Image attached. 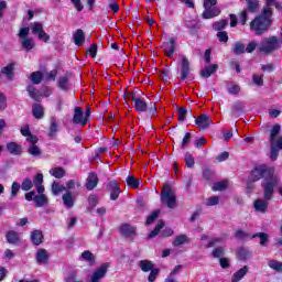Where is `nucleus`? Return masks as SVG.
Here are the masks:
<instances>
[{"mask_svg": "<svg viewBox=\"0 0 282 282\" xmlns=\"http://www.w3.org/2000/svg\"><path fill=\"white\" fill-rule=\"evenodd\" d=\"M162 228H164V223L163 220H160L154 229L148 235V239H153L154 237H158V235H160V232L162 231Z\"/></svg>", "mask_w": 282, "mask_h": 282, "instance_id": "38", "label": "nucleus"}, {"mask_svg": "<svg viewBox=\"0 0 282 282\" xmlns=\"http://www.w3.org/2000/svg\"><path fill=\"white\" fill-rule=\"evenodd\" d=\"M74 43L77 47H83L85 45V31L77 29L73 34Z\"/></svg>", "mask_w": 282, "mask_h": 282, "instance_id": "19", "label": "nucleus"}, {"mask_svg": "<svg viewBox=\"0 0 282 282\" xmlns=\"http://www.w3.org/2000/svg\"><path fill=\"white\" fill-rule=\"evenodd\" d=\"M64 206H66V208H74V195H72V192H67L62 196Z\"/></svg>", "mask_w": 282, "mask_h": 282, "instance_id": "28", "label": "nucleus"}, {"mask_svg": "<svg viewBox=\"0 0 282 282\" xmlns=\"http://www.w3.org/2000/svg\"><path fill=\"white\" fill-rule=\"evenodd\" d=\"M162 228H164V223L163 220H160L154 229L148 235V239H153L154 237H158V235H160V232L162 231Z\"/></svg>", "mask_w": 282, "mask_h": 282, "instance_id": "39", "label": "nucleus"}, {"mask_svg": "<svg viewBox=\"0 0 282 282\" xmlns=\"http://www.w3.org/2000/svg\"><path fill=\"white\" fill-rule=\"evenodd\" d=\"M35 261L40 265H46L50 261V253H47V250L43 248L39 249L35 254Z\"/></svg>", "mask_w": 282, "mask_h": 282, "instance_id": "14", "label": "nucleus"}, {"mask_svg": "<svg viewBox=\"0 0 282 282\" xmlns=\"http://www.w3.org/2000/svg\"><path fill=\"white\" fill-rule=\"evenodd\" d=\"M21 45L23 50H26V52H30L34 50V40H32V37H26L21 41Z\"/></svg>", "mask_w": 282, "mask_h": 282, "instance_id": "44", "label": "nucleus"}, {"mask_svg": "<svg viewBox=\"0 0 282 282\" xmlns=\"http://www.w3.org/2000/svg\"><path fill=\"white\" fill-rule=\"evenodd\" d=\"M268 265L269 268H271V270H274L275 272L282 271V262L279 260H270Z\"/></svg>", "mask_w": 282, "mask_h": 282, "instance_id": "49", "label": "nucleus"}, {"mask_svg": "<svg viewBox=\"0 0 282 282\" xmlns=\"http://www.w3.org/2000/svg\"><path fill=\"white\" fill-rule=\"evenodd\" d=\"M120 232L123 237H133L135 235V227L131 226L130 224H122L120 226Z\"/></svg>", "mask_w": 282, "mask_h": 282, "instance_id": "22", "label": "nucleus"}, {"mask_svg": "<svg viewBox=\"0 0 282 282\" xmlns=\"http://www.w3.org/2000/svg\"><path fill=\"white\" fill-rule=\"evenodd\" d=\"M26 91H28L30 98L35 100V102H41V98H43V95L34 86L29 85L26 87Z\"/></svg>", "mask_w": 282, "mask_h": 282, "instance_id": "24", "label": "nucleus"}, {"mask_svg": "<svg viewBox=\"0 0 282 282\" xmlns=\"http://www.w3.org/2000/svg\"><path fill=\"white\" fill-rule=\"evenodd\" d=\"M134 111H137V113H144L148 111L149 116H154V113L158 112V107H155V104H151L149 108L147 101L139 97L134 99Z\"/></svg>", "mask_w": 282, "mask_h": 282, "instance_id": "5", "label": "nucleus"}, {"mask_svg": "<svg viewBox=\"0 0 282 282\" xmlns=\"http://www.w3.org/2000/svg\"><path fill=\"white\" fill-rule=\"evenodd\" d=\"M106 191L110 193L111 202H117L118 197H120V194L122 193L120 189V183H118L116 180L108 182Z\"/></svg>", "mask_w": 282, "mask_h": 282, "instance_id": "7", "label": "nucleus"}, {"mask_svg": "<svg viewBox=\"0 0 282 282\" xmlns=\"http://www.w3.org/2000/svg\"><path fill=\"white\" fill-rule=\"evenodd\" d=\"M42 31H43V24L39 22H34L32 26V34H37L39 36Z\"/></svg>", "mask_w": 282, "mask_h": 282, "instance_id": "63", "label": "nucleus"}, {"mask_svg": "<svg viewBox=\"0 0 282 282\" xmlns=\"http://www.w3.org/2000/svg\"><path fill=\"white\" fill-rule=\"evenodd\" d=\"M109 262L102 263L91 275L90 282H100V279H105L107 270H109Z\"/></svg>", "mask_w": 282, "mask_h": 282, "instance_id": "9", "label": "nucleus"}, {"mask_svg": "<svg viewBox=\"0 0 282 282\" xmlns=\"http://www.w3.org/2000/svg\"><path fill=\"white\" fill-rule=\"evenodd\" d=\"M184 243H188V236H186V235L176 236L175 239L172 242L174 248H177L180 246H184Z\"/></svg>", "mask_w": 282, "mask_h": 282, "instance_id": "35", "label": "nucleus"}, {"mask_svg": "<svg viewBox=\"0 0 282 282\" xmlns=\"http://www.w3.org/2000/svg\"><path fill=\"white\" fill-rule=\"evenodd\" d=\"M235 239H247L250 237L249 232L243 231L242 229H237L234 234Z\"/></svg>", "mask_w": 282, "mask_h": 282, "instance_id": "60", "label": "nucleus"}, {"mask_svg": "<svg viewBox=\"0 0 282 282\" xmlns=\"http://www.w3.org/2000/svg\"><path fill=\"white\" fill-rule=\"evenodd\" d=\"M22 149L23 148L21 147V144L17 143L14 141L7 143V151H9V153L11 155H21Z\"/></svg>", "mask_w": 282, "mask_h": 282, "instance_id": "21", "label": "nucleus"}, {"mask_svg": "<svg viewBox=\"0 0 282 282\" xmlns=\"http://www.w3.org/2000/svg\"><path fill=\"white\" fill-rule=\"evenodd\" d=\"M219 204V196H212L206 199V206H217Z\"/></svg>", "mask_w": 282, "mask_h": 282, "instance_id": "64", "label": "nucleus"}, {"mask_svg": "<svg viewBox=\"0 0 282 282\" xmlns=\"http://www.w3.org/2000/svg\"><path fill=\"white\" fill-rule=\"evenodd\" d=\"M161 203L167 206V208H175L177 206V197H175L171 185L166 183L161 191Z\"/></svg>", "mask_w": 282, "mask_h": 282, "instance_id": "4", "label": "nucleus"}, {"mask_svg": "<svg viewBox=\"0 0 282 282\" xmlns=\"http://www.w3.org/2000/svg\"><path fill=\"white\" fill-rule=\"evenodd\" d=\"M256 237H259L260 246H268V242L270 241V236L267 232H256L252 235L251 239H256Z\"/></svg>", "mask_w": 282, "mask_h": 282, "instance_id": "32", "label": "nucleus"}, {"mask_svg": "<svg viewBox=\"0 0 282 282\" xmlns=\"http://www.w3.org/2000/svg\"><path fill=\"white\" fill-rule=\"evenodd\" d=\"M20 186L25 193H28V191H32V188H34V183L31 178H24Z\"/></svg>", "mask_w": 282, "mask_h": 282, "instance_id": "47", "label": "nucleus"}, {"mask_svg": "<svg viewBox=\"0 0 282 282\" xmlns=\"http://www.w3.org/2000/svg\"><path fill=\"white\" fill-rule=\"evenodd\" d=\"M82 259H84V261H87L90 265H94V263H96V256H94L93 252L89 250H85L82 253Z\"/></svg>", "mask_w": 282, "mask_h": 282, "instance_id": "40", "label": "nucleus"}, {"mask_svg": "<svg viewBox=\"0 0 282 282\" xmlns=\"http://www.w3.org/2000/svg\"><path fill=\"white\" fill-rule=\"evenodd\" d=\"M180 67V80L182 83H186V80H191V61H188V57L183 56L181 61L178 62Z\"/></svg>", "mask_w": 282, "mask_h": 282, "instance_id": "6", "label": "nucleus"}, {"mask_svg": "<svg viewBox=\"0 0 282 282\" xmlns=\"http://www.w3.org/2000/svg\"><path fill=\"white\" fill-rule=\"evenodd\" d=\"M272 6L279 8V2L268 1L261 11V14L250 22V31L253 32L256 36L265 34V32H269L270 28H272V14H274L272 12Z\"/></svg>", "mask_w": 282, "mask_h": 282, "instance_id": "2", "label": "nucleus"}, {"mask_svg": "<svg viewBox=\"0 0 282 282\" xmlns=\"http://www.w3.org/2000/svg\"><path fill=\"white\" fill-rule=\"evenodd\" d=\"M246 106L240 101H235L231 108L232 116H239V113H243Z\"/></svg>", "mask_w": 282, "mask_h": 282, "instance_id": "33", "label": "nucleus"}, {"mask_svg": "<svg viewBox=\"0 0 282 282\" xmlns=\"http://www.w3.org/2000/svg\"><path fill=\"white\" fill-rule=\"evenodd\" d=\"M58 129H61V126L56 121H51V126L47 130L48 138H56L58 133Z\"/></svg>", "mask_w": 282, "mask_h": 282, "instance_id": "31", "label": "nucleus"}, {"mask_svg": "<svg viewBox=\"0 0 282 282\" xmlns=\"http://www.w3.org/2000/svg\"><path fill=\"white\" fill-rule=\"evenodd\" d=\"M29 155H32L33 158H39V155H42L41 148L39 145H30L28 149Z\"/></svg>", "mask_w": 282, "mask_h": 282, "instance_id": "48", "label": "nucleus"}, {"mask_svg": "<svg viewBox=\"0 0 282 282\" xmlns=\"http://www.w3.org/2000/svg\"><path fill=\"white\" fill-rule=\"evenodd\" d=\"M160 217V209L154 210L152 214H150L145 220V226H151Z\"/></svg>", "mask_w": 282, "mask_h": 282, "instance_id": "52", "label": "nucleus"}, {"mask_svg": "<svg viewBox=\"0 0 282 282\" xmlns=\"http://www.w3.org/2000/svg\"><path fill=\"white\" fill-rule=\"evenodd\" d=\"M17 65V62H11L7 66L1 68V74H3L8 80H14V76H17V73H14V66Z\"/></svg>", "mask_w": 282, "mask_h": 282, "instance_id": "16", "label": "nucleus"}, {"mask_svg": "<svg viewBox=\"0 0 282 282\" xmlns=\"http://www.w3.org/2000/svg\"><path fill=\"white\" fill-rule=\"evenodd\" d=\"M65 173H66L65 169H63V167H55L52 170V175L56 180H63V176L65 175Z\"/></svg>", "mask_w": 282, "mask_h": 282, "instance_id": "53", "label": "nucleus"}, {"mask_svg": "<svg viewBox=\"0 0 282 282\" xmlns=\"http://www.w3.org/2000/svg\"><path fill=\"white\" fill-rule=\"evenodd\" d=\"M31 78V83H33V85H41V83H43V74L37 70V72H33L30 75Z\"/></svg>", "mask_w": 282, "mask_h": 282, "instance_id": "42", "label": "nucleus"}, {"mask_svg": "<svg viewBox=\"0 0 282 282\" xmlns=\"http://www.w3.org/2000/svg\"><path fill=\"white\" fill-rule=\"evenodd\" d=\"M45 241V236L41 229L31 231V242L33 246H41Z\"/></svg>", "mask_w": 282, "mask_h": 282, "instance_id": "15", "label": "nucleus"}, {"mask_svg": "<svg viewBox=\"0 0 282 282\" xmlns=\"http://www.w3.org/2000/svg\"><path fill=\"white\" fill-rule=\"evenodd\" d=\"M98 182H100V178H98V174L90 172L86 180L85 188L88 191H94V188L98 186Z\"/></svg>", "mask_w": 282, "mask_h": 282, "instance_id": "13", "label": "nucleus"}, {"mask_svg": "<svg viewBox=\"0 0 282 282\" xmlns=\"http://www.w3.org/2000/svg\"><path fill=\"white\" fill-rule=\"evenodd\" d=\"M239 261H246V259L250 258V250L246 248H239L237 251Z\"/></svg>", "mask_w": 282, "mask_h": 282, "instance_id": "45", "label": "nucleus"}, {"mask_svg": "<svg viewBox=\"0 0 282 282\" xmlns=\"http://www.w3.org/2000/svg\"><path fill=\"white\" fill-rule=\"evenodd\" d=\"M88 119L85 117V111L80 107L74 108L73 123L80 124V127L87 126Z\"/></svg>", "mask_w": 282, "mask_h": 282, "instance_id": "8", "label": "nucleus"}, {"mask_svg": "<svg viewBox=\"0 0 282 282\" xmlns=\"http://www.w3.org/2000/svg\"><path fill=\"white\" fill-rule=\"evenodd\" d=\"M219 69V65L217 64H210L209 66H205L200 70V78H210L214 74H217V70Z\"/></svg>", "mask_w": 282, "mask_h": 282, "instance_id": "17", "label": "nucleus"}, {"mask_svg": "<svg viewBox=\"0 0 282 282\" xmlns=\"http://www.w3.org/2000/svg\"><path fill=\"white\" fill-rule=\"evenodd\" d=\"M32 113L36 120H41L45 117V109L41 104H33L32 106Z\"/></svg>", "mask_w": 282, "mask_h": 282, "instance_id": "23", "label": "nucleus"}, {"mask_svg": "<svg viewBox=\"0 0 282 282\" xmlns=\"http://www.w3.org/2000/svg\"><path fill=\"white\" fill-rule=\"evenodd\" d=\"M19 191H21V184L13 182L11 185V197H17V195H19Z\"/></svg>", "mask_w": 282, "mask_h": 282, "instance_id": "62", "label": "nucleus"}, {"mask_svg": "<svg viewBox=\"0 0 282 282\" xmlns=\"http://www.w3.org/2000/svg\"><path fill=\"white\" fill-rule=\"evenodd\" d=\"M212 123L210 117L206 113L199 115L195 119V124L198 127L199 131L208 129Z\"/></svg>", "mask_w": 282, "mask_h": 282, "instance_id": "10", "label": "nucleus"}, {"mask_svg": "<svg viewBox=\"0 0 282 282\" xmlns=\"http://www.w3.org/2000/svg\"><path fill=\"white\" fill-rule=\"evenodd\" d=\"M249 270H250V268H248V265H245L241 269H239L238 271H236L231 276V282L241 281V279H243V276H246V274H248Z\"/></svg>", "mask_w": 282, "mask_h": 282, "instance_id": "25", "label": "nucleus"}, {"mask_svg": "<svg viewBox=\"0 0 282 282\" xmlns=\"http://www.w3.org/2000/svg\"><path fill=\"white\" fill-rule=\"evenodd\" d=\"M213 30H215V32H224V30H226V28H228V20H219V21H215L212 25Z\"/></svg>", "mask_w": 282, "mask_h": 282, "instance_id": "30", "label": "nucleus"}, {"mask_svg": "<svg viewBox=\"0 0 282 282\" xmlns=\"http://www.w3.org/2000/svg\"><path fill=\"white\" fill-rule=\"evenodd\" d=\"M217 6V1H205L203 19H212L210 13L214 12V8Z\"/></svg>", "mask_w": 282, "mask_h": 282, "instance_id": "20", "label": "nucleus"}, {"mask_svg": "<svg viewBox=\"0 0 282 282\" xmlns=\"http://www.w3.org/2000/svg\"><path fill=\"white\" fill-rule=\"evenodd\" d=\"M218 41L220 43H228V32L226 31H218L217 34H216Z\"/></svg>", "mask_w": 282, "mask_h": 282, "instance_id": "57", "label": "nucleus"}, {"mask_svg": "<svg viewBox=\"0 0 282 282\" xmlns=\"http://www.w3.org/2000/svg\"><path fill=\"white\" fill-rule=\"evenodd\" d=\"M57 87L62 89V91H69V76L63 75L57 79Z\"/></svg>", "mask_w": 282, "mask_h": 282, "instance_id": "26", "label": "nucleus"}, {"mask_svg": "<svg viewBox=\"0 0 282 282\" xmlns=\"http://www.w3.org/2000/svg\"><path fill=\"white\" fill-rule=\"evenodd\" d=\"M271 199H267L265 196H263V199L258 198L253 203V207L258 213H267L268 212V206Z\"/></svg>", "mask_w": 282, "mask_h": 282, "instance_id": "18", "label": "nucleus"}, {"mask_svg": "<svg viewBox=\"0 0 282 282\" xmlns=\"http://www.w3.org/2000/svg\"><path fill=\"white\" fill-rule=\"evenodd\" d=\"M6 240L10 246H21V234H19V231L9 230L6 232Z\"/></svg>", "mask_w": 282, "mask_h": 282, "instance_id": "12", "label": "nucleus"}, {"mask_svg": "<svg viewBox=\"0 0 282 282\" xmlns=\"http://www.w3.org/2000/svg\"><path fill=\"white\" fill-rule=\"evenodd\" d=\"M281 47V40L276 36H270L262 40L259 52L261 54H272V52H276Z\"/></svg>", "mask_w": 282, "mask_h": 282, "instance_id": "3", "label": "nucleus"}, {"mask_svg": "<svg viewBox=\"0 0 282 282\" xmlns=\"http://www.w3.org/2000/svg\"><path fill=\"white\" fill-rule=\"evenodd\" d=\"M99 202H100V199L98 198V196L96 194H90L87 198V204H88L89 208H96V206H98Z\"/></svg>", "mask_w": 282, "mask_h": 282, "instance_id": "46", "label": "nucleus"}, {"mask_svg": "<svg viewBox=\"0 0 282 282\" xmlns=\"http://www.w3.org/2000/svg\"><path fill=\"white\" fill-rule=\"evenodd\" d=\"M247 12H259V1H248Z\"/></svg>", "mask_w": 282, "mask_h": 282, "instance_id": "54", "label": "nucleus"}, {"mask_svg": "<svg viewBox=\"0 0 282 282\" xmlns=\"http://www.w3.org/2000/svg\"><path fill=\"white\" fill-rule=\"evenodd\" d=\"M87 54H89L90 58H96L98 55V44L93 43L89 48H87Z\"/></svg>", "mask_w": 282, "mask_h": 282, "instance_id": "56", "label": "nucleus"}, {"mask_svg": "<svg viewBox=\"0 0 282 282\" xmlns=\"http://www.w3.org/2000/svg\"><path fill=\"white\" fill-rule=\"evenodd\" d=\"M253 182L261 181V188L265 199H273L274 187L279 186L281 178L276 175L274 167L268 166L265 164L256 165L251 172L250 176Z\"/></svg>", "mask_w": 282, "mask_h": 282, "instance_id": "1", "label": "nucleus"}, {"mask_svg": "<svg viewBox=\"0 0 282 282\" xmlns=\"http://www.w3.org/2000/svg\"><path fill=\"white\" fill-rule=\"evenodd\" d=\"M185 165L187 169H193L195 166V158L189 152L185 153Z\"/></svg>", "mask_w": 282, "mask_h": 282, "instance_id": "51", "label": "nucleus"}, {"mask_svg": "<svg viewBox=\"0 0 282 282\" xmlns=\"http://www.w3.org/2000/svg\"><path fill=\"white\" fill-rule=\"evenodd\" d=\"M139 268L142 272H151L155 268V264L151 260H141L139 261Z\"/></svg>", "mask_w": 282, "mask_h": 282, "instance_id": "27", "label": "nucleus"}, {"mask_svg": "<svg viewBox=\"0 0 282 282\" xmlns=\"http://www.w3.org/2000/svg\"><path fill=\"white\" fill-rule=\"evenodd\" d=\"M160 274V269L159 268H154L150 271V274L148 276V281L149 282H155V280L158 279V275Z\"/></svg>", "mask_w": 282, "mask_h": 282, "instance_id": "58", "label": "nucleus"}, {"mask_svg": "<svg viewBox=\"0 0 282 282\" xmlns=\"http://www.w3.org/2000/svg\"><path fill=\"white\" fill-rule=\"evenodd\" d=\"M224 254H225L224 247H216L212 252V256L214 257V259H223L221 257H224Z\"/></svg>", "mask_w": 282, "mask_h": 282, "instance_id": "55", "label": "nucleus"}, {"mask_svg": "<svg viewBox=\"0 0 282 282\" xmlns=\"http://www.w3.org/2000/svg\"><path fill=\"white\" fill-rule=\"evenodd\" d=\"M33 202L35 203V208H43L47 204V196L45 194L35 195Z\"/></svg>", "mask_w": 282, "mask_h": 282, "instance_id": "29", "label": "nucleus"}, {"mask_svg": "<svg viewBox=\"0 0 282 282\" xmlns=\"http://www.w3.org/2000/svg\"><path fill=\"white\" fill-rule=\"evenodd\" d=\"M126 182H127V186H129V188H134V189L140 188V181H138V178H135V176H133V175H129L126 178Z\"/></svg>", "mask_w": 282, "mask_h": 282, "instance_id": "36", "label": "nucleus"}, {"mask_svg": "<svg viewBox=\"0 0 282 282\" xmlns=\"http://www.w3.org/2000/svg\"><path fill=\"white\" fill-rule=\"evenodd\" d=\"M63 191H67L65 185H61V183H58L56 181H54L52 183V193H53V195H61V193H63Z\"/></svg>", "mask_w": 282, "mask_h": 282, "instance_id": "43", "label": "nucleus"}, {"mask_svg": "<svg viewBox=\"0 0 282 282\" xmlns=\"http://www.w3.org/2000/svg\"><path fill=\"white\" fill-rule=\"evenodd\" d=\"M234 54L237 56H241V54H246V44L242 42H236L232 48Z\"/></svg>", "mask_w": 282, "mask_h": 282, "instance_id": "41", "label": "nucleus"}, {"mask_svg": "<svg viewBox=\"0 0 282 282\" xmlns=\"http://www.w3.org/2000/svg\"><path fill=\"white\" fill-rule=\"evenodd\" d=\"M226 188H228V181L216 182L213 185V191H215V192H217V191H226Z\"/></svg>", "mask_w": 282, "mask_h": 282, "instance_id": "50", "label": "nucleus"}, {"mask_svg": "<svg viewBox=\"0 0 282 282\" xmlns=\"http://www.w3.org/2000/svg\"><path fill=\"white\" fill-rule=\"evenodd\" d=\"M162 228H164V223L163 220H160L154 229L148 235V239H153L154 237H158V235H160V232L162 231Z\"/></svg>", "mask_w": 282, "mask_h": 282, "instance_id": "37", "label": "nucleus"}, {"mask_svg": "<svg viewBox=\"0 0 282 282\" xmlns=\"http://www.w3.org/2000/svg\"><path fill=\"white\" fill-rule=\"evenodd\" d=\"M176 40L175 37H170L167 43L162 45V48L165 52V56H167V58H173V55L175 54L177 46L175 45Z\"/></svg>", "mask_w": 282, "mask_h": 282, "instance_id": "11", "label": "nucleus"}, {"mask_svg": "<svg viewBox=\"0 0 282 282\" xmlns=\"http://www.w3.org/2000/svg\"><path fill=\"white\" fill-rule=\"evenodd\" d=\"M252 83L253 85H256L257 87H263V75H257L253 74L252 76Z\"/></svg>", "mask_w": 282, "mask_h": 282, "instance_id": "59", "label": "nucleus"}, {"mask_svg": "<svg viewBox=\"0 0 282 282\" xmlns=\"http://www.w3.org/2000/svg\"><path fill=\"white\" fill-rule=\"evenodd\" d=\"M281 133V126L274 124L271 129L270 135H269V142L270 144H274V140H276V135Z\"/></svg>", "mask_w": 282, "mask_h": 282, "instance_id": "34", "label": "nucleus"}, {"mask_svg": "<svg viewBox=\"0 0 282 282\" xmlns=\"http://www.w3.org/2000/svg\"><path fill=\"white\" fill-rule=\"evenodd\" d=\"M178 111V121L184 122L186 120V115L188 113V110L184 107L177 108Z\"/></svg>", "mask_w": 282, "mask_h": 282, "instance_id": "61", "label": "nucleus"}]
</instances>
